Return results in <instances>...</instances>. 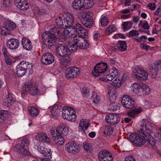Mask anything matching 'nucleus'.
Segmentation results:
<instances>
[{
    "label": "nucleus",
    "instance_id": "obj_1",
    "mask_svg": "<svg viewBox=\"0 0 161 161\" xmlns=\"http://www.w3.org/2000/svg\"><path fill=\"white\" fill-rule=\"evenodd\" d=\"M153 125L147 119H143L141 123V128L138 130V134L142 136L145 139L136 133H132L129 136V139L133 144L136 146L143 145L145 142H147L152 146L155 144V141L150 134L153 132Z\"/></svg>",
    "mask_w": 161,
    "mask_h": 161
},
{
    "label": "nucleus",
    "instance_id": "obj_2",
    "mask_svg": "<svg viewBox=\"0 0 161 161\" xmlns=\"http://www.w3.org/2000/svg\"><path fill=\"white\" fill-rule=\"evenodd\" d=\"M56 22L59 27L64 29L71 26L74 22V19L71 14L66 13L64 16H59L56 18Z\"/></svg>",
    "mask_w": 161,
    "mask_h": 161
},
{
    "label": "nucleus",
    "instance_id": "obj_3",
    "mask_svg": "<svg viewBox=\"0 0 161 161\" xmlns=\"http://www.w3.org/2000/svg\"><path fill=\"white\" fill-rule=\"evenodd\" d=\"M75 112L73 108L70 107L64 106L62 109L63 118L68 121L74 122L76 119Z\"/></svg>",
    "mask_w": 161,
    "mask_h": 161
},
{
    "label": "nucleus",
    "instance_id": "obj_4",
    "mask_svg": "<svg viewBox=\"0 0 161 161\" xmlns=\"http://www.w3.org/2000/svg\"><path fill=\"white\" fill-rule=\"evenodd\" d=\"M42 40L44 44L48 48L54 46L57 41V36L51 35L48 31H46L42 34Z\"/></svg>",
    "mask_w": 161,
    "mask_h": 161
},
{
    "label": "nucleus",
    "instance_id": "obj_5",
    "mask_svg": "<svg viewBox=\"0 0 161 161\" xmlns=\"http://www.w3.org/2000/svg\"><path fill=\"white\" fill-rule=\"evenodd\" d=\"M16 74L17 76L21 77L25 75L27 70H30L32 68V65L25 61H21L17 66Z\"/></svg>",
    "mask_w": 161,
    "mask_h": 161
},
{
    "label": "nucleus",
    "instance_id": "obj_6",
    "mask_svg": "<svg viewBox=\"0 0 161 161\" xmlns=\"http://www.w3.org/2000/svg\"><path fill=\"white\" fill-rule=\"evenodd\" d=\"M83 13L78 14V16L80 19V22L85 27L88 28L91 27L93 25V20L91 16L89 14H86L83 17Z\"/></svg>",
    "mask_w": 161,
    "mask_h": 161
},
{
    "label": "nucleus",
    "instance_id": "obj_7",
    "mask_svg": "<svg viewBox=\"0 0 161 161\" xmlns=\"http://www.w3.org/2000/svg\"><path fill=\"white\" fill-rule=\"evenodd\" d=\"M134 74L135 77L140 80H145L147 78L148 74L146 71L138 66L135 68Z\"/></svg>",
    "mask_w": 161,
    "mask_h": 161
},
{
    "label": "nucleus",
    "instance_id": "obj_8",
    "mask_svg": "<svg viewBox=\"0 0 161 161\" xmlns=\"http://www.w3.org/2000/svg\"><path fill=\"white\" fill-rule=\"evenodd\" d=\"M108 66L106 63H99L94 68V70L92 74L95 76H98L105 72L107 69Z\"/></svg>",
    "mask_w": 161,
    "mask_h": 161
},
{
    "label": "nucleus",
    "instance_id": "obj_9",
    "mask_svg": "<svg viewBox=\"0 0 161 161\" xmlns=\"http://www.w3.org/2000/svg\"><path fill=\"white\" fill-rule=\"evenodd\" d=\"M22 90L24 93L28 92L31 95H34L38 92L36 86H31V83L29 82H25L24 86L22 88Z\"/></svg>",
    "mask_w": 161,
    "mask_h": 161
},
{
    "label": "nucleus",
    "instance_id": "obj_10",
    "mask_svg": "<svg viewBox=\"0 0 161 161\" xmlns=\"http://www.w3.org/2000/svg\"><path fill=\"white\" fill-rule=\"evenodd\" d=\"M80 73V69L75 67L68 68L65 71L66 77L71 79L76 78Z\"/></svg>",
    "mask_w": 161,
    "mask_h": 161
},
{
    "label": "nucleus",
    "instance_id": "obj_11",
    "mask_svg": "<svg viewBox=\"0 0 161 161\" xmlns=\"http://www.w3.org/2000/svg\"><path fill=\"white\" fill-rule=\"evenodd\" d=\"M123 106L127 108H133L135 107V102L132 98L127 95L124 96L121 101Z\"/></svg>",
    "mask_w": 161,
    "mask_h": 161
},
{
    "label": "nucleus",
    "instance_id": "obj_12",
    "mask_svg": "<svg viewBox=\"0 0 161 161\" xmlns=\"http://www.w3.org/2000/svg\"><path fill=\"white\" fill-rule=\"evenodd\" d=\"M120 119V116L115 114H109L105 118L106 121L112 125H115L118 124Z\"/></svg>",
    "mask_w": 161,
    "mask_h": 161
},
{
    "label": "nucleus",
    "instance_id": "obj_13",
    "mask_svg": "<svg viewBox=\"0 0 161 161\" xmlns=\"http://www.w3.org/2000/svg\"><path fill=\"white\" fill-rule=\"evenodd\" d=\"M65 147L67 151L71 153L76 154L80 150L79 146L75 142L66 144Z\"/></svg>",
    "mask_w": 161,
    "mask_h": 161
},
{
    "label": "nucleus",
    "instance_id": "obj_14",
    "mask_svg": "<svg viewBox=\"0 0 161 161\" xmlns=\"http://www.w3.org/2000/svg\"><path fill=\"white\" fill-rule=\"evenodd\" d=\"M54 61L53 55L49 53H47L43 55L41 58V61L44 64L47 65L52 64Z\"/></svg>",
    "mask_w": 161,
    "mask_h": 161
},
{
    "label": "nucleus",
    "instance_id": "obj_15",
    "mask_svg": "<svg viewBox=\"0 0 161 161\" xmlns=\"http://www.w3.org/2000/svg\"><path fill=\"white\" fill-rule=\"evenodd\" d=\"M19 41L14 38H11L8 40L6 42L7 47L10 49L15 50L18 48L19 46Z\"/></svg>",
    "mask_w": 161,
    "mask_h": 161
},
{
    "label": "nucleus",
    "instance_id": "obj_16",
    "mask_svg": "<svg viewBox=\"0 0 161 161\" xmlns=\"http://www.w3.org/2000/svg\"><path fill=\"white\" fill-rule=\"evenodd\" d=\"M14 3L17 8L21 10H26L29 8L26 0H14Z\"/></svg>",
    "mask_w": 161,
    "mask_h": 161
},
{
    "label": "nucleus",
    "instance_id": "obj_17",
    "mask_svg": "<svg viewBox=\"0 0 161 161\" xmlns=\"http://www.w3.org/2000/svg\"><path fill=\"white\" fill-rule=\"evenodd\" d=\"M56 52L58 55L64 56L67 54V46L62 44H58L56 47Z\"/></svg>",
    "mask_w": 161,
    "mask_h": 161
},
{
    "label": "nucleus",
    "instance_id": "obj_18",
    "mask_svg": "<svg viewBox=\"0 0 161 161\" xmlns=\"http://www.w3.org/2000/svg\"><path fill=\"white\" fill-rule=\"evenodd\" d=\"M56 131L57 134H58L59 136H65L68 134L69 130L65 127L64 124H63L60 125L56 128Z\"/></svg>",
    "mask_w": 161,
    "mask_h": 161
},
{
    "label": "nucleus",
    "instance_id": "obj_19",
    "mask_svg": "<svg viewBox=\"0 0 161 161\" xmlns=\"http://www.w3.org/2000/svg\"><path fill=\"white\" fill-rule=\"evenodd\" d=\"M21 42L23 47L25 49L30 50L32 48V44L29 39L23 37L22 39Z\"/></svg>",
    "mask_w": 161,
    "mask_h": 161
},
{
    "label": "nucleus",
    "instance_id": "obj_20",
    "mask_svg": "<svg viewBox=\"0 0 161 161\" xmlns=\"http://www.w3.org/2000/svg\"><path fill=\"white\" fill-rule=\"evenodd\" d=\"M10 114L9 112L5 110H0V122L1 124L6 123L8 116Z\"/></svg>",
    "mask_w": 161,
    "mask_h": 161
},
{
    "label": "nucleus",
    "instance_id": "obj_21",
    "mask_svg": "<svg viewBox=\"0 0 161 161\" xmlns=\"http://www.w3.org/2000/svg\"><path fill=\"white\" fill-rule=\"evenodd\" d=\"M82 0H74L72 3V6L76 10H82Z\"/></svg>",
    "mask_w": 161,
    "mask_h": 161
},
{
    "label": "nucleus",
    "instance_id": "obj_22",
    "mask_svg": "<svg viewBox=\"0 0 161 161\" xmlns=\"http://www.w3.org/2000/svg\"><path fill=\"white\" fill-rule=\"evenodd\" d=\"M16 27L15 24L11 21H6L4 22L3 28L8 31L14 30Z\"/></svg>",
    "mask_w": 161,
    "mask_h": 161
},
{
    "label": "nucleus",
    "instance_id": "obj_23",
    "mask_svg": "<svg viewBox=\"0 0 161 161\" xmlns=\"http://www.w3.org/2000/svg\"><path fill=\"white\" fill-rule=\"evenodd\" d=\"M119 78H116L113 81H112L111 84L112 85L115 87L116 88H119L122 85V84L124 82L125 79L123 77L122 79V77Z\"/></svg>",
    "mask_w": 161,
    "mask_h": 161
},
{
    "label": "nucleus",
    "instance_id": "obj_24",
    "mask_svg": "<svg viewBox=\"0 0 161 161\" xmlns=\"http://www.w3.org/2000/svg\"><path fill=\"white\" fill-rule=\"evenodd\" d=\"M131 108V110L128 112L127 114L128 116L133 118L136 115L140 113L142 111V109L140 107L139 108H136L135 106Z\"/></svg>",
    "mask_w": 161,
    "mask_h": 161
},
{
    "label": "nucleus",
    "instance_id": "obj_25",
    "mask_svg": "<svg viewBox=\"0 0 161 161\" xmlns=\"http://www.w3.org/2000/svg\"><path fill=\"white\" fill-rule=\"evenodd\" d=\"M119 104L116 103L108 102V109L110 111H116L119 109Z\"/></svg>",
    "mask_w": 161,
    "mask_h": 161
},
{
    "label": "nucleus",
    "instance_id": "obj_26",
    "mask_svg": "<svg viewBox=\"0 0 161 161\" xmlns=\"http://www.w3.org/2000/svg\"><path fill=\"white\" fill-rule=\"evenodd\" d=\"M14 150L15 151L21 153L23 155H27L28 153V151L21 145L18 144L15 145Z\"/></svg>",
    "mask_w": 161,
    "mask_h": 161
},
{
    "label": "nucleus",
    "instance_id": "obj_27",
    "mask_svg": "<svg viewBox=\"0 0 161 161\" xmlns=\"http://www.w3.org/2000/svg\"><path fill=\"white\" fill-rule=\"evenodd\" d=\"M74 41L77 47L80 46L81 43L83 42L84 38L80 35H75L73 37Z\"/></svg>",
    "mask_w": 161,
    "mask_h": 161
},
{
    "label": "nucleus",
    "instance_id": "obj_28",
    "mask_svg": "<svg viewBox=\"0 0 161 161\" xmlns=\"http://www.w3.org/2000/svg\"><path fill=\"white\" fill-rule=\"evenodd\" d=\"M57 136H53V138L55 142L59 145H62L64 142V138L63 136H59L58 134H57Z\"/></svg>",
    "mask_w": 161,
    "mask_h": 161
},
{
    "label": "nucleus",
    "instance_id": "obj_29",
    "mask_svg": "<svg viewBox=\"0 0 161 161\" xmlns=\"http://www.w3.org/2000/svg\"><path fill=\"white\" fill-rule=\"evenodd\" d=\"M90 124L85 121L84 119H81L79 124V126L80 129L83 131V134H86L85 130H86L87 128L89 126Z\"/></svg>",
    "mask_w": 161,
    "mask_h": 161
},
{
    "label": "nucleus",
    "instance_id": "obj_30",
    "mask_svg": "<svg viewBox=\"0 0 161 161\" xmlns=\"http://www.w3.org/2000/svg\"><path fill=\"white\" fill-rule=\"evenodd\" d=\"M83 10L91 8L94 4L92 0H82Z\"/></svg>",
    "mask_w": 161,
    "mask_h": 161
},
{
    "label": "nucleus",
    "instance_id": "obj_31",
    "mask_svg": "<svg viewBox=\"0 0 161 161\" xmlns=\"http://www.w3.org/2000/svg\"><path fill=\"white\" fill-rule=\"evenodd\" d=\"M111 154L109 152L108 150H104L101 151L98 154V157L99 160L103 159L104 158L107 157L111 156Z\"/></svg>",
    "mask_w": 161,
    "mask_h": 161
},
{
    "label": "nucleus",
    "instance_id": "obj_32",
    "mask_svg": "<svg viewBox=\"0 0 161 161\" xmlns=\"http://www.w3.org/2000/svg\"><path fill=\"white\" fill-rule=\"evenodd\" d=\"M142 83L138 84L135 83L133 86V92L136 94H138L142 91Z\"/></svg>",
    "mask_w": 161,
    "mask_h": 161
},
{
    "label": "nucleus",
    "instance_id": "obj_33",
    "mask_svg": "<svg viewBox=\"0 0 161 161\" xmlns=\"http://www.w3.org/2000/svg\"><path fill=\"white\" fill-rule=\"evenodd\" d=\"M48 32L49 34L51 35H54L55 36H57L58 35L61 36V33L60 32V29L56 27H53L50 29Z\"/></svg>",
    "mask_w": 161,
    "mask_h": 161
},
{
    "label": "nucleus",
    "instance_id": "obj_34",
    "mask_svg": "<svg viewBox=\"0 0 161 161\" xmlns=\"http://www.w3.org/2000/svg\"><path fill=\"white\" fill-rule=\"evenodd\" d=\"M113 131L114 129L111 126H106L105 127L103 133L108 136H109L113 134Z\"/></svg>",
    "mask_w": 161,
    "mask_h": 161
},
{
    "label": "nucleus",
    "instance_id": "obj_35",
    "mask_svg": "<svg viewBox=\"0 0 161 161\" xmlns=\"http://www.w3.org/2000/svg\"><path fill=\"white\" fill-rule=\"evenodd\" d=\"M30 115L31 116H36L38 113V109L36 107H31L29 109Z\"/></svg>",
    "mask_w": 161,
    "mask_h": 161
},
{
    "label": "nucleus",
    "instance_id": "obj_36",
    "mask_svg": "<svg viewBox=\"0 0 161 161\" xmlns=\"http://www.w3.org/2000/svg\"><path fill=\"white\" fill-rule=\"evenodd\" d=\"M132 21L124 22L122 24V27L124 30H128L132 27Z\"/></svg>",
    "mask_w": 161,
    "mask_h": 161
},
{
    "label": "nucleus",
    "instance_id": "obj_37",
    "mask_svg": "<svg viewBox=\"0 0 161 161\" xmlns=\"http://www.w3.org/2000/svg\"><path fill=\"white\" fill-rule=\"evenodd\" d=\"M114 78V77L110 74L104 75L103 77H100L99 79L100 80L107 82L112 80Z\"/></svg>",
    "mask_w": 161,
    "mask_h": 161
},
{
    "label": "nucleus",
    "instance_id": "obj_38",
    "mask_svg": "<svg viewBox=\"0 0 161 161\" xmlns=\"http://www.w3.org/2000/svg\"><path fill=\"white\" fill-rule=\"evenodd\" d=\"M119 44L120 46L118 48L122 51H125L127 49V46L126 42L125 41H119Z\"/></svg>",
    "mask_w": 161,
    "mask_h": 161
},
{
    "label": "nucleus",
    "instance_id": "obj_39",
    "mask_svg": "<svg viewBox=\"0 0 161 161\" xmlns=\"http://www.w3.org/2000/svg\"><path fill=\"white\" fill-rule=\"evenodd\" d=\"M142 91L143 94L148 95L150 93V88L145 84L142 83Z\"/></svg>",
    "mask_w": 161,
    "mask_h": 161
},
{
    "label": "nucleus",
    "instance_id": "obj_40",
    "mask_svg": "<svg viewBox=\"0 0 161 161\" xmlns=\"http://www.w3.org/2000/svg\"><path fill=\"white\" fill-rule=\"evenodd\" d=\"M50 150H47V148H45V149L42 151V152L41 153L42 155L45 157H47L49 159H51L52 157L50 153Z\"/></svg>",
    "mask_w": 161,
    "mask_h": 161
},
{
    "label": "nucleus",
    "instance_id": "obj_41",
    "mask_svg": "<svg viewBox=\"0 0 161 161\" xmlns=\"http://www.w3.org/2000/svg\"><path fill=\"white\" fill-rule=\"evenodd\" d=\"M5 100L12 105L14 102L15 101L14 98L13 97L12 95L10 93L8 94L7 97L6 98Z\"/></svg>",
    "mask_w": 161,
    "mask_h": 161
},
{
    "label": "nucleus",
    "instance_id": "obj_42",
    "mask_svg": "<svg viewBox=\"0 0 161 161\" xmlns=\"http://www.w3.org/2000/svg\"><path fill=\"white\" fill-rule=\"evenodd\" d=\"M77 35H80L81 36H82L83 37L84 36H86L88 35V33L86 30L83 27L78 32Z\"/></svg>",
    "mask_w": 161,
    "mask_h": 161
},
{
    "label": "nucleus",
    "instance_id": "obj_43",
    "mask_svg": "<svg viewBox=\"0 0 161 161\" xmlns=\"http://www.w3.org/2000/svg\"><path fill=\"white\" fill-rule=\"evenodd\" d=\"M30 144V142L26 138H24L21 141V146L23 147L25 149Z\"/></svg>",
    "mask_w": 161,
    "mask_h": 161
},
{
    "label": "nucleus",
    "instance_id": "obj_44",
    "mask_svg": "<svg viewBox=\"0 0 161 161\" xmlns=\"http://www.w3.org/2000/svg\"><path fill=\"white\" fill-rule=\"evenodd\" d=\"M92 99H93V102L95 103H97L100 100V97L98 96L96 92H94L92 94Z\"/></svg>",
    "mask_w": 161,
    "mask_h": 161
},
{
    "label": "nucleus",
    "instance_id": "obj_45",
    "mask_svg": "<svg viewBox=\"0 0 161 161\" xmlns=\"http://www.w3.org/2000/svg\"><path fill=\"white\" fill-rule=\"evenodd\" d=\"M69 31L70 32V31H68V29L64 30V31L63 34H61V37L64 40V41L67 40L68 36L69 37Z\"/></svg>",
    "mask_w": 161,
    "mask_h": 161
},
{
    "label": "nucleus",
    "instance_id": "obj_46",
    "mask_svg": "<svg viewBox=\"0 0 161 161\" xmlns=\"http://www.w3.org/2000/svg\"><path fill=\"white\" fill-rule=\"evenodd\" d=\"M78 47L75 44H69L68 47L69 51L71 52H74L76 51L77 50V47Z\"/></svg>",
    "mask_w": 161,
    "mask_h": 161
},
{
    "label": "nucleus",
    "instance_id": "obj_47",
    "mask_svg": "<svg viewBox=\"0 0 161 161\" xmlns=\"http://www.w3.org/2000/svg\"><path fill=\"white\" fill-rule=\"evenodd\" d=\"M89 46V44L87 41L84 38L83 42L81 43L80 46L79 47L81 49H85L87 48Z\"/></svg>",
    "mask_w": 161,
    "mask_h": 161
},
{
    "label": "nucleus",
    "instance_id": "obj_48",
    "mask_svg": "<svg viewBox=\"0 0 161 161\" xmlns=\"http://www.w3.org/2000/svg\"><path fill=\"white\" fill-rule=\"evenodd\" d=\"M108 18L106 16H104L102 18L101 21V24L102 26H105L108 24Z\"/></svg>",
    "mask_w": 161,
    "mask_h": 161
},
{
    "label": "nucleus",
    "instance_id": "obj_49",
    "mask_svg": "<svg viewBox=\"0 0 161 161\" xmlns=\"http://www.w3.org/2000/svg\"><path fill=\"white\" fill-rule=\"evenodd\" d=\"M83 147L84 150L88 152H90L92 150V147H91L90 144L85 142L83 143Z\"/></svg>",
    "mask_w": 161,
    "mask_h": 161
},
{
    "label": "nucleus",
    "instance_id": "obj_50",
    "mask_svg": "<svg viewBox=\"0 0 161 161\" xmlns=\"http://www.w3.org/2000/svg\"><path fill=\"white\" fill-rule=\"evenodd\" d=\"M109 73L110 74L112 75L114 77L118 74V71L117 69L114 67H112V69H110Z\"/></svg>",
    "mask_w": 161,
    "mask_h": 161
},
{
    "label": "nucleus",
    "instance_id": "obj_51",
    "mask_svg": "<svg viewBox=\"0 0 161 161\" xmlns=\"http://www.w3.org/2000/svg\"><path fill=\"white\" fill-rule=\"evenodd\" d=\"M111 95L109 97V101L108 102L116 103L117 96L115 94H109Z\"/></svg>",
    "mask_w": 161,
    "mask_h": 161
},
{
    "label": "nucleus",
    "instance_id": "obj_52",
    "mask_svg": "<svg viewBox=\"0 0 161 161\" xmlns=\"http://www.w3.org/2000/svg\"><path fill=\"white\" fill-rule=\"evenodd\" d=\"M139 34V33L137 31L132 30L129 32L128 36L129 37H130L134 36H138Z\"/></svg>",
    "mask_w": 161,
    "mask_h": 161
},
{
    "label": "nucleus",
    "instance_id": "obj_53",
    "mask_svg": "<svg viewBox=\"0 0 161 161\" xmlns=\"http://www.w3.org/2000/svg\"><path fill=\"white\" fill-rule=\"evenodd\" d=\"M82 92L84 96H88L89 94V89L86 87H84L82 89Z\"/></svg>",
    "mask_w": 161,
    "mask_h": 161
},
{
    "label": "nucleus",
    "instance_id": "obj_54",
    "mask_svg": "<svg viewBox=\"0 0 161 161\" xmlns=\"http://www.w3.org/2000/svg\"><path fill=\"white\" fill-rule=\"evenodd\" d=\"M68 29V31H69V36H71L74 35L75 32H76V31L74 28H73V26H71L69 27Z\"/></svg>",
    "mask_w": 161,
    "mask_h": 161
},
{
    "label": "nucleus",
    "instance_id": "obj_55",
    "mask_svg": "<svg viewBox=\"0 0 161 161\" xmlns=\"http://www.w3.org/2000/svg\"><path fill=\"white\" fill-rule=\"evenodd\" d=\"M114 31V26L112 25L109 26L107 28L106 32L108 34L112 33Z\"/></svg>",
    "mask_w": 161,
    "mask_h": 161
},
{
    "label": "nucleus",
    "instance_id": "obj_56",
    "mask_svg": "<svg viewBox=\"0 0 161 161\" xmlns=\"http://www.w3.org/2000/svg\"><path fill=\"white\" fill-rule=\"evenodd\" d=\"M159 67H155V68L151 67L150 68V70H152L151 72L153 74V75H157V72L158 71Z\"/></svg>",
    "mask_w": 161,
    "mask_h": 161
},
{
    "label": "nucleus",
    "instance_id": "obj_57",
    "mask_svg": "<svg viewBox=\"0 0 161 161\" xmlns=\"http://www.w3.org/2000/svg\"><path fill=\"white\" fill-rule=\"evenodd\" d=\"M11 0H3V5L6 8L10 6Z\"/></svg>",
    "mask_w": 161,
    "mask_h": 161
},
{
    "label": "nucleus",
    "instance_id": "obj_58",
    "mask_svg": "<svg viewBox=\"0 0 161 161\" xmlns=\"http://www.w3.org/2000/svg\"><path fill=\"white\" fill-rule=\"evenodd\" d=\"M61 108V107L58 105H57V104L54 105L53 106V110L52 112V114L54 113V115H55V114H54V112L55 111V110H57V111L58 112V110H59V109Z\"/></svg>",
    "mask_w": 161,
    "mask_h": 161
},
{
    "label": "nucleus",
    "instance_id": "obj_59",
    "mask_svg": "<svg viewBox=\"0 0 161 161\" xmlns=\"http://www.w3.org/2000/svg\"><path fill=\"white\" fill-rule=\"evenodd\" d=\"M82 27L81 25L79 23H77L75 26H73V28L75 29L76 32L79 31Z\"/></svg>",
    "mask_w": 161,
    "mask_h": 161
},
{
    "label": "nucleus",
    "instance_id": "obj_60",
    "mask_svg": "<svg viewBox=\"0 0 161 161\" xmlns=\"http://www.w3.org/2000/svg\"><path fill=\"white\" fill-rule=\"evenodd\" d=\"M46 134L41 133L38 134V137L39 138V140L41 141V142H43L44 140V138Z\"/></svg>",
    "mask_w": 161,
    "mask_h": 161
},
{
    "label": "nucleus",
    "instance_id": "obj_61",
    "mask_svg": "<svg viewBox=\"0 0 161 161\" xmlns=\"http://www.w3.org/2000/svg\"><path fill=\"white\" fill-rule=\"evenodd\" d=\"M4 58L7 64L10 65L12 64V61L8 56L4 57Z\"/></svg>",
    "mask_w": 161,
    "mask_h": 161
},
{
    "label": "nucleus",
    "instance_id": "obj_62",
    "mask_svg": "<svg viewBox=\"0 0 161 161\" xmlns=\"http://www.w3.org/2000/svg\"><path fill=\"white\" fill-rule=\"evenodd\" d=\"M148 7L152 10H154L156 8V4L155 3H149L147 5Z\"/></svg>",
    "mask_w": 161,
    "mask_h": 161
},
{
    "label": "nucleus",
    "instance_id": "obj_63",
    "mask_svg": "<svg viewBox=\"0 0 161 161\" xmlns=\"http://www.w3.org/2000/svg\"><path fill=\"white\" fill-rule=\"evenodd\" d=\"M112 157L111 156L104 158L103 159L100 160V161H112Z\"/></svg>",
    "mask_w": 161,
    "mask_h": 161
},
{
    "label": "nucleus",
    "instance_id": "obj_64",
    "mask_svg": "<svg viewBox=\"0 0 161 161\" xmlns=\"http://www.w3.org/2000/svg\"><path fill=\"white\" fill-rule=\"evenodd\" d=\"M124 161H136L132 156H128L126 157Z\"/></svg>",
    "mask_w": 161,
    "mask_h": 161
}]
</instances>
